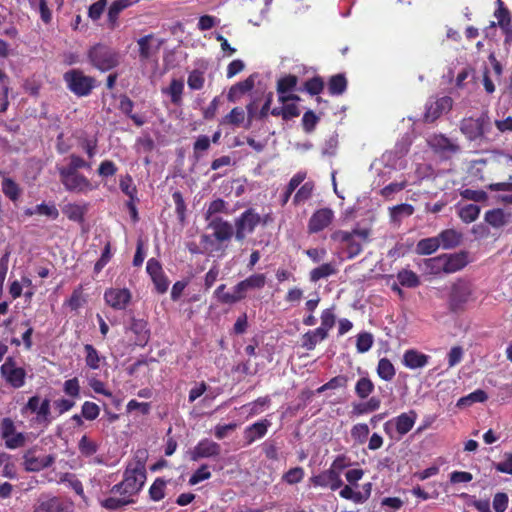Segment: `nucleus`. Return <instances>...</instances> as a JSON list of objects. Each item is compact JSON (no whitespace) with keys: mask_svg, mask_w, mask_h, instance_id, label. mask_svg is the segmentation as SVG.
<instances>
[{"mask_svg":"<svg viewBox=\"0 0 512 512\" xmlns=\"http://www.w3.org/2000/svg\"><path fill=\"white\" fill-rule=\"evenodd\" d=\"M146 452L137 451L134 458L128 463L122 482L112 488V492L131 498L144 486L146 481Z\"/></svg>","mask_w":512,"mask_h":512,"instance_id":"obj_1","label":"nucleus"},{"mask_svg":"<svg viewBox=\"0 0 512 512\" xmlns=\"http://www.w3.org/2000/svg\"><path fill=\"white\" fill-rule=\"evenodd\" d=\"M370 235L371 230L368 228H354L352 231L337 230L331 234V239L344 245L347 257L352 259L362 252Z\"/></svg>","mask_w":512,"mask_h":512,"instance_id":"obj_2","label":"nucleus"},{"mask_svg":"<svg viewBox=\"0 0 512 512\" xmlns=\"http://www.w3.org/2000/svg\"><path fill=\"white\" fill-rule=\"evenodd\" d=\"M90 63L100 71H108L119 64V54L113 49L97 44L89 50Z\"/></svg>","mask_w":512,"mask_h":512,"instance_id":"obj_3","label":"nucleus"},{"mask_svg":"<svg viewBox=\"0 0 512 512\" xmlns=\"http://www.w3.org/2000/svg\"><path fill=\"white\" fill-rule=\"evenodd\" d=\"M428 263L435 273L451 274L463 269L468 263V258L467 253L460 252L431 258Z\"/></svg>","mask_w":512,"mask_h":512,"instance_id":"obj_4","label":"nucleus"},{"mask_svg":"<svg viewBox=\"0 0 512 512\" xmlns=\"http://www.w3.org/2000/svg\"><path fill=\"white\" fill-rule=\"evenodd\" d=\"M63 78L68 89L79 97L89 95L95 87V79L85 75L79 69L67 71Z\"/></svg>","mask_w":512,"mask_h":512,"instance_id":"obj_5","label":"nucleus"},{"mask_svg":"<svg viewBox=\"0 0 512 512\" xmlns=\"http://www.w3.org/2000/svg\"><path fill=\"white\" fill-rule=\"evenodd\" d=\"M490 127L488 111H483L479 117H467L460 122V131L470 141L480 139Z\"/></svg>","mask_w":512,"mask_h":512,"instance_id":"obj_6","label":"nucleus"},{"mask_svg":"<svg viewBox=\"0 0 512 512\" xmlns=\"http://www.w3.org/2000/svg\"><path fill=\"white\" fill-rule=\"evenodd\" d=\"M473 295V287L469 281L459 279L452 284L449 294V308L458 311L464 308Z\"/></svg>","mask_w":512,"mask_h":512,"instance_id":"obj_7","label":"nucleus"},{"mask_svg":"<svg viewBox=\"0 0 512 512\" xmlns=\"http://www.w3.org/2000/svg\"><path fill=\"white\" fill-rule=\"evenodd\" d=\"M427 144L436 154L445 159H449L460 152V145L457 141L441 133L429 135Z\"/></svg>","mask_w":512,"mask_h":512,"instance_id":"obj_8","label":"nucleus"},{"mask_svg":"<svg viewBox=\"0 0 512 512\" xmlns=\"http://www.w3.org/2000/svg\"><path fill=\"white\" fill-rule=\"evenodd\" d=\"M261 222V216L252 208L244 211L236 220H235V238L238 241H242L245 239L247 234H251L254 232L257 225Z\"/></svg>","mask_w":512,"mask_h":512,"instance_id":"obj_9","label":"nucleus"},{"mask_svg":"<svg viewBox=\"0 0 512 512\" xmlns=\"http://www.w3.org/2000/svg\"><path fill=\"white\" fill-rule=\"evenodd\" d=\"M60 180L67 191L75 193H87L94 189V186L84 175L78 172L58 171Z\"/></svg>","mask_w":512,"mask_h":512,"instance_id":"obj_10","label":"nucleus"},{"mask_svg":"<svg viewBox=\"0 0 512 512\" xmlns=\"http://www.w3.org/2000/svg\"><path fill=\"white\" fill-rule=\"evenodd\" d=\"M1 375L5 381L15 389L21 388L25 384L26 371L16 365L13 358L9 357L2 364Z\"/></svg>","mask_w":512,"mask_h":512,"instance_id":"obj_11","label":"nucleus"},{"mask_svg":"<svg viewBox=\"0 0 512 512\" xmlns=\"http://www.w3.org/2000/svg\"><path fill=\"white\" fill-rule=\"evenodd\" d=\"M1 437L8 449L21 448L26 444V435L16 431L14 422L10 418H4L1 421Z\"/></svg>","mask_w":512,"mask_h":512,"instance_id":"obj_12","label":"nucleus"},{"mask_svg":"<svg viewBox=\"0 0 512 512\" xmlns=\"http://www.w3.org/2000/svg\"><path fill=\"white\" fill-rule=\"evenodd\" d=\"M338 463L339 459H336L330 469L320 473L319 475L311 477L310 480L313 485L330 488L333 491L342 487L343 482L340 477V473L336 470V467L341 468V465Z\"/></svg>","mask_w":512,"mask_h":512,"instance_id":"obj_13","label":"nucleus"},{"mask_svg":"<svg viewBox=\"0 0 512 512\" xmlns=\"http://www.w3.org/2000/svg\"><path fill=\"white\" fill-rule=\"evenodd\" d=\"M132 294L127 288H109L104 293L107 305L115 310H124L129 305Z\"/></svg>","mask_w":512,"mask_h":512,"instance_id":"obj_14","label":"nucleus"},{"mask_svg":"<svg viewBox=\"0 0 512 512\" xmlns=\"http://www.w3.org/2000/svg\"><path fill=\"white\" fill-rule=\"evenodd\" d=\"M221 454V446L211 440L203 439L191 450L190 456L193 461H198L202 458H217Z\"/></svg>","mask_w":512,"mask_h":512,"instance_id":"obj_15","label":"nucleus"},{"mask_svg":"<svg viewBox=\"0 0 512 512\" xmlns=\"http://www.w3.org/2000/svg\"><path fill=\"white\" fill-rule=\"evenodd\" d=\"M71 505L64 503L58 497L41 495L35 506L34 512H70Z\"/></svg>","mask_w":512,"mask_h":512,"instance_id":"obj_16","label":"nucleus"},{"mask_svg":"<svg viewBox=\"0 0 512 512\" xmlns=\"http://www.w3.org/2000/svg\"><path fill=\"white\" fill-rule=\"evenodd\" d=\"M334 219V212L330 208H321L315 211L308 222V232L318 233L327 228Z\"/></svg>","mask_w":512,"mask_h":512,"instance_id":"obj_17","label":"nucleus"},{"mask_svg":"<svg viewBox=\"0 0 512 512\" xmlns=\"http://www.w3.org/2000/svg\"><path fill=\"white\" fill-rule=\"evenodd\" d=\"M452 104L453 100L449 96L441 97L429 103L424 114V120L426 122H434L443 113L448 112L452 108Z\"/></svg>","mask_w":512,"mask_h":512,"instance_id":"obj_18","label":"nucleus"},{"mask_svg":"<svg viewBox=\"0 0 512 512\" xmlns=\"http://www.w3.org/2000/svg\"><path fill=\"white\" fill-rule=\"evenodd\" d=\"M208 228L213 230V236L218 242H225L233 236V226L220 217H214L208 222Z\"/></svg>","mask_w":512,"mask_h":512,"instance_id":"obj_19","label":"nucleus"},{"mask_svg":"<svg viewBox=\"0 0 512 512\" xmlns=\"http://www.w3.org/2000/svg\"><path fill=\"white\" fill-rule=\"evenodd\" d=\"M23 465L26 471L36 472L50 467L55 462L52 454L36 457L30 451L23 456Z\"/></svg>","mask_w":512,"mask_h":512,"instance_id":"obj_20","label":"nucleus"},{"mask_svg":"<svg viewBox=\"0 0 512 512\" xmlns=\"http://www.w3.org/2000/svg\"><path fill=\"white\" fill-rule=\"evenodd\" d=\"M417 419V413L414 410H410L409 412L402 413L399 416L395 417L392 421H389L385 424V429L387 430L388 425L390 423H394L396 431L400 436L407 434L414 426Z\"/></svg>","mask_w":512,"mask_h":512,"instance_id":"obj_21","label":"nucleus"},{"mask_svg":"<svg viewBox=\"0 0 512 512\" xmlns=\"http://www.w3.org/2000/svg\"><path fill=\"white\" fill-rule=\"evenodd\" d=\"M484 220L493 228H502L512 222V212L501 208L491 209L485 213Z\"/></svg>","mask_w":512,"mask_h":512,"instance_id":"obj_22","label":"nucleus"},{"mask_svg":"<svg viewBox=\"0 0 512 512\" xmlns=\"http://www.w3.org/2000/svg\"><path fill=\"white\" fill-rule=\"evenodd\" d=\"M269 426L270 422L268 420H262L245 428L244 439L246 440V445H251L257 439L264 437Z\"/></svg>","mask_w":512,"mask_h":512,"instance_id":"obj_23","label":"nucleus"},{"mask_svg":"<svg viewBox=\"0 0 512 512\" xmlns=\"http://www.w3.org/2000/svg\"><path fill=\"white\" fill-rule=\"evenodd\" d=\"M437 237L443 249H453L459 246L463 239L462 233L455 229L443 230Z\"/></svg>","mask_w":512,"mask_h":512,"instance_id":"obj_24","label":"nucleus"},{"mask_svg":"<svg viewBox=\"0 0 512 512\" xmlns=\"http://www.w3.org/2000/svg\"><path fill=\"white\" fill-rule=\"evenodd\" d=\"M184 91V82L182 79H172L169 86L162 88V93L170 97L171 102L180 106L182 104V95Z\"/></svg>","mask_w":512,"mask_h":512,"instance_id":"obj_25","label":"nucleus"},{"mask_svg":"<svg viewBox=\"0 0 512 512\" xmlns=\"http://www.w3.org/2000/svg\"><path fill=\"white\" fill-rule=\"evenodd\" d=\"M429 357L416 350H407L403 356V363L410 369L422 368L428 363Z\"/></svg>","mask_w":512,"mask_h":512,"instance_id":"obj_26","label":"nucleus"},{"mask_svg":"<svg viewBox=\"0 0 512 512\" xmlns=\"http://www.w3.org/2000/svg\"><path fill=\"white\" fill-rule=\"evenodd\" d=\"M327 338L326 332L323 329H315L308 331L302 336V347L307 350H313L316 345Z\"/></svg>","mask_w":512,"mask_h":512,"instance_id":"obj_27","label":"nucleus"},{"mask_svg":"<svg viewBox=\"0 0 512 512\" xmlns=\"http://www.w3.org/2000/svg\"><path fill=\"white\" fill-rule=\"evenodd\" d=\"M87 210V204L79 205L75 203H69L63 207L62 212L67 216L68 219L80 223L83 221Z\"/></svg>","mask_w":512,"mask_h":512,"instance_id":"obj_28","label":"nucleus"},{"mask_svg":"<svg viewBox=\"0 0 512 512\" xmlns=\"http://www.w3.org/2000/svg\"><path fill=\"white\" fill-rule=\"evenodd\" d=\"M130 5L129 0H116L108 9V24L111 29L117 26V19L121 11Z\"/></svg>","mask_w":512,"mask_h":512,"instance_id":"obj_29","label":"nucleus"},{"mask_svg":"<svg viewBox=\"0 0 512 512\" xmlns=\"http://www.w3.org/2000/svg\"><path fill=\"white\" fill-rule=\"evenodd\" d=\"M130 330L137 336V344H145L148 341L147 322L142 319H132Z\"/></svg>","mask_w":512,"mask_h":512,"instance_id":"obj_30","label":"nucleus"},{"mask_svg":"<svg viewBox=\"0 0 512 512\" xmlns=\"http://www.w3.org/2000/svg\"><path fill=\"white\" fill-rule=\"evenodd\" d=\"M337 273V268L334 263H324L310 271V280L317 282L320 279L327 278Z\"/></svg>","mask_w":512,"mask_h":512,"instance_id":"obj_31","label":"nucleus"},{"mask_svg":"<svg viewBox=\"0 0 512 512\" xmlns=\"http://www.w3.org/2000/svg\"><path fill=\"white\" fill-rule=\"evenodd\" d=\"M153 39V35H146L137 41L139 46L140 57L142 60L149 59L154 53L157 52L159 47H154L152 45Z\"/></svg>","mask_w":512,"mask_h":512,"instance_id":"obj_32","label":"nucleus"},{"mask_svg":"<svg viewBox=\"0 0 512 512\" xmlns=\"http://www.w3.org/2000/svg\"><path fill=\"white\" fill-rule=\"evenodd\" d=\"M440 247L438 237H430L420 240L416 245V252L419 255H430Z\"/></svg>","mask_w":512,"mask_h":512,"instance_id":"obj_33","label":"nucleus"},{"mask_svg":"<svg viewBox=\"0 0 512 512\" xmlns=\"http://www.w3.org/2000/svg\"><path fill=\"white\" fill-rule=\"evenodd\" d=\"M254 87V79L252 76L248 77L246 80L241 81L234 86H232L228 93V99L230 101H235V99L248 91H250Z\"/></svg>","mask_w":512,"mask_h":512,"instance_id":"obj_34","label":"nucleus"},{"mask_svg":"<svg viewBox=\"0 0 512 512\" xmlns=\"http://www.w3.org/2000/svg\"><path fill=\"white\" fill-rule=\"evenodd\" d=\"M353 485H345L339 492V495L347 500H351L356 504H362L367 500V495H362L361 491L356 490Z\"/></svg>","mask_w":512,"mask_h":512,"instance_id":"obj_35","label":"nucleus"},{"mask_svg":"<svg viewBox=\"0 0 512 512\" xmlns=\"http://www.w3.org/2000/svg\"><path fill=\"white\" fill-rule=\"evenodd\" d=\"M480 214V207L476 204H467L458 209V216L465 223L475 221Z\"/></svg>","mask_w":512,"mask_h":512,"instance_id":"obj_36","label":"nucleus"},{"mask_svg":"<svg viewBox=\"0 0 512 512\" xmlns=\"http://www.w3.org/2000/svg\"><path fill=\"white\" fill-rule=\"evenodd\" d=\"M347 81L344 75L337 74L330 78L328 83V90L331 95H341L345 92Z\"/></svg>","mask_w":512,"mask_h":512,"instance_id":"obj_37","label":"nucleus"},{"mask_svg":"<svg viewBox=\"0 0 512 512\" xmlns=\"http://www.w3.org/2000/svg\"><path fill=\"white\" fill-rule=\"evenodd\" d=\"M395 373V368L389 359L382 358L379 360L377 374L381 379L390 381L395 376Z\"/></svg>","mask_w":512,"mask_h":512,"instance_id":"obj_38","label":"nucleus"},{"mask_svg":"<svg viewBox=\"0 0 512 512\" xmlns=\"http://www.w3.org/2000/svg\"><path fill=\"white\" fill-rule=\"evenodd\" d=\"M414 213V207L410 204H400L390 209V217L393 222L399 223L403 217L411 216Z\"/></svg>","mask_w":512,"mask_h":512,"instance_id":"obj_39","label":"nucleus"},{"mask_svg":"<svg viewBox=\"0 0 512 512\" xmlns=\"http://www.w3.org/2000/svg\"><path fill=\"white\" fill-rule=\"evenodd\" d=\"M487 398V394L483 390H476L467 396L461 397L457 402V407H468L473 403L484 402Z\"/></svg>","mask_w":512,"mask_h":512,"instance_id":"obj_40","label":"nucleus"},{"mask_svg":"<svg viewBox=\"0 0 512 512\" xmlns=\"http://www.w3.org/2000/svg\"><path fill=\"white\" fill-rule=\"evenodd\" d=\"M397 279L402 286L414 288L420 284L419 277L411 270H401L397 274Z\"/></svg>","mask_w":512,"mask_h":512,"instance_id":"obj_41","label":"nucleus"},{"mask_svg":"<svg viewBox=\"0 0 512 512\" xmlns=\"http://www.w3.org/2000/svg\"><path fill=\"white\" fill-rule=\"evenodd\" d=\"M373 390L374 384L368 377H361L355 385V392L361 399L367 398Z\"/></svg>","mask_w":512,"mask_h":512,"instance_id":"obj_42","label":"nucleus"},{"mask_svg":"<svg viewBox=\"0 0 512 512\" xmlns=\"http://www.w3.org/2000/svg\"><path fill=\"white\" fill-rule=\"evenodd\" d=\"M84 350L86 353V357H85L86 365L89 368L94 369V370L99 369L101 358H100L97 350L91 344H86L84 346Z\"/></svg>","mask_w":512,"mask_h":512,"instance_id":"obj_43","label":"nucleus"},{"mask_svg":"<svg viewBox=\"0 0 512 512\" xmlns=\"http://www.w3.org/2000/svg\"><path fill=\"white\" fill-rule=\"evenodd\" d=\"M498 9L495 11V17L498 20V25L505 31H508L510 26V14L509 11L504 7L502 0H498Z\"/></svg>","mask_w":512,"mask_h":512,"instance_id":"obj_44","label":"nucleus"},{"mask_svg":"<svg viewBox=\"0 0 512 512\" xmlns=\"http://www.w3.org/2000/svg\"><path fill=\"white\" fill-rule=\"evenodd\" d=\"M69 160V164L67 166L58 167V171L77 172L82 168H90V165L83 158L77 155H70Z\"/></svg>","mask_w":512,"mask_h":512,"instance_id":"obj_45","label":"nucleus"},{"mask_svg":"<svg viewBox=\"0 0 512 512\" xmlns=\"http://www.w3.org/2000/svg\"><path fill=\"white\" fill-rule=\"evenodd\" d=\"M165 487H166V481L163 480L162 478H157L153 482V484L151 485V487L149 489V495H150L151 499L154 501L162 500L165 496V493H164Z\"/></svg>","mask_w":512,"mask_h":512,"instance_id":"obj_46","label":"nucleus"},{"mask_svg":"<svg viewBox=\"0 0 512 512\" xmlns=\"http://www.w3.org/2000/svg\"><path fill=\"white\" fill-rule=\"evenodd\" d=\"M205 83L204 73L199 70H193L189 73L187 84L192 90H200L203 88Z\"/></svg>","mask_w":512,"mask_h":512,"instance_id":"obj_47","label":"nucleus"},{"mask_svg":"<svg viewBox=\"0 0 512 512\" xmlns=\"http://www.w3.org/2000/svg\"><path fill=\"white\" fill-rule=\"evenodd\" d=\"M314 184L312 182H306L296 192L293 202L295 205L308 200L313 193Z\"/></svg>","mask_w":512,"mask_h":512,"instance_id":"obj_48","label":"nucleus"},{"mask_svg":"<svg viewBox=\"0 0 512 512\" xmlns=\"http://www.w3.org/2000/svg\"><path fill=\"white\" fill-rule=\"evenodd\" d=\"M298 79L294 75H288L278 80L277 92L278 94H285L294 89L297 85Z\"/></svg>","mask_w":512,"mask_h":512,"instance_id":"obj_49","label":"nucleus"},{"mask_svg":"<svg viewBox=\"0 0 512 512\" xmlns=\"http://www.w3.org/2000/svg\"><path fill=\"white\" fill-rule=\"evenodd\" d=\"M304 478V470L302 467H294L288 470L282 477L287 484L293 485L301 482Z\"/></svg>","mask_w":512,"mask_h":512,"instance_id":"obj_50","label":"nucleus"},{"mask_svg":"<svg viewBox=\"0 0 512 512\" xmlns=\"http://www.w3.org/2000/svg\"><path fill=\"white\" fill-rule=\"evenodd\" d=\"M373 345V336L371 333L363 332L357 337L356 348L359 353L367 352Z\"/></svg>","mask_w":512,"mask_h":512,"instance_id":"obj_51","label":"nucleus"},{"mask_svg":"<svg viewBox=\"0 0 512 512\" xmlns=\"http://www.w3.org/2000/svg\"><path fill=\"white\" fill-rule=\"evenodd\" d=\"M368 435H369V427L367 424L360 423V424L354 425L351 429L352 438L360 444H362L366 441Z\"/></svg>","mask_w":512,"mask_h":512,"instance_id":"obj_52","label":"nucleus"},{"mask_svg":"<svg viewBox=\"0 0 512 512\" xmlns=\"http://www.w3.org/2000/svg\"><path fill=\"white\" fill-rule=\"evenodd\" d=\"M225 211L226 202L222 199H216L209 204L207 211L205 213V219L207 221H210L212 218H214L213 215Z\"/></svg>","mask_w":512,"mask_h":512,"instance_id":"obj_53","label":"nucleus"},{"mask_svg":"<svg viewBox=\"0 0 512 512\" xmlns=\"http://www.w3.org/2000/svg\"><path fill=\"white\" fill-rule=\"evenodd\" d=\"M3 193L11 200H16L19 197L18 185L10 178H5L2 182Z\"/></svg>","mask_w":512,"mask_h":512,"instance_id":"obj_54","label":"nucleus"},{"mask_svg":"<svg viewBox=\"0 0 512 512\" xmlns=\"http://www.w3.org/2000/svg\"><path fill=\"white\" fill-rule=\"evenodd\" d=\"M245 112L240 107H235L231 110L229 114H227L223 120L224 123H229L233 125H240L244 122Z\"/></svg>","mask_w":512,"mask_h":512,"instance_id":"obj_55","label":"nucleus"},{"mask_svg":"<svg viewBox=\"0 0 512 512\" xmlns=\"http://www.w3.org/2000/svg\"><path fill=\"white\" fill-rule=\"evenodd\" d=\"M60 481L63 483H68L69 486L81 497H84V489L82 483L70 473H65L61 476Z\"/></svg>","mask_w":512,"mask_h":512,"instance_id":"obj_56","label":"nucleus"},{"mask_svg":"<svg viewBox=\"0 0 512 512\" xmlns=\"http://www.w3.org/2000/svg\"><path fill=\"white\" fill-rule=\"evenodd\" d=\"M132 500L126 496L122 498L109 497L102 501V506L109 510H115L127 504H130Z\"/></svg>","mask_w":512,"mask_h":512,"instance_id":"obj_57","label":"nucleus"},{"mask_svg":"<svg viewBox=\"0 0 512 512\" xmlns=\"http://www.w3.org/2000/svg\"><path fill=\"white\" fill-rule=\"evenodd\" d=\"M336 317L332 309H325L321 314V326L319 329H323L328 335V331L334 326Z\"/></svg>","mask_w":512,"mask_h":512,"instance_id":"obj_58","label":"nucleus"},{"mask_svg":"<svg viewBox=\"0 0 512 512\" xmlns=\"http://www.w3.org/2000/svg\"><path fill=\"white\" fill-rule=\"evenodd\" d=\"M100 409L97 404L86 401L82 405V416L86 420H94L99 416Z\"/></svg>","mask_w":512,"mask_h":512,"instance_id":"obj_59","label":"nucleus"},{"mask_svg":"<svg viewBox=\"0 0 512 512\" xmlns=\"http://www.w3.org/2000/svg\"><path fill=\"white\" fill-rule=\"evenodd\" d=\"M36 212H38L39 215H44L52 220H55L59 217V211L54 204L48 205L41 203L36 205Z\"/></svg>","mask_w":512,"mask_h":512,"instance_id":"obj_60","label":"nucleus"},{"mask_svg":"<svg viewBox=\"0 0 512 512\" xmlns=\"http://www.w3.org/2000/svg\"><path fill=\"white\" fill-rule=\"evenodd\" d=\"M79 450L85 456H91L96 453L97 445L91 441L86 435L82 436L79 441Z\"/></svg>","mask_w":512,"mask_h":512,"instance_id":"obj_61","label":"nucleus"},{"mask_svg":"<svg viewBox=\"0 0 512 512\" xmlns=\"http://www.w3.org/2000/svg\"><path fill=\"white\" fill-rule=\"evenodd\" d=\"M508 503H509L508 495L504 492H498L494 495V498H493V502H492L493 509L496 512H504L508 507Z\"/></svg>","mask_w":512,"mask_h":512,"instance_id":"obj_62","label":"nucleus"},{"mask_svg":"<svg viewBox=\"0 0 512 512\" xmlns=\"http://www.w3.org/2000/svg\"><path fill=\"white\" fill-rule=\"evenodd\" d=\"M248 290L261 289L266 283V277L264 274H254L244 280Z\"/></svg>","mask_w":512,"mask_h":512,"instance_id":"obj_63","label":"nucleus"},{"mask_svg":"<svg viewBox=\"0 0 512 512\" xmlns=\"http://www.w3.org/2000/svg\"><path fill=\"white\" fill-rule=\"evenodd\" d=\"M494 467L498 472L512 475V453H505L504 461L495 463Z\"/></svg>","mask_w":512,"mask_h":512,"instance_id":"obj_64","label":"nucleus"}]
</instances>
